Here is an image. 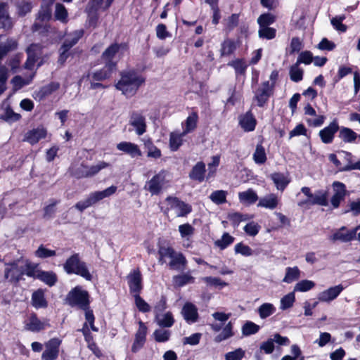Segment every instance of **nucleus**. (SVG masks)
Segmentation results:
<instances>
[{
    "label": "nucleus",
    "instance_id": "nucleus-57",
    "mask_svg": "<svg viewBox=\"0 0 360 360\" xmlns=\"http://www.w3.org/2000/svg\"><path fill=\"white\" fill-rule=\"evenodd\" d=\"M227 192L223 190H217L213 191L210 198L217 205H221L226 202Z\"/></svg>",
    "mask_w": 360,
    "mask_h": 360
},
{
    "label": "nucleus",
    "instance_id": "nucleus-33",
    "mask_svg": "<svg viewBox=\"0 0 360 360\" xmlns=\"http://www.w3.org/2000/svg\"><path fill=\"white\" fill-rule=\"evenodd\" d=\"M29 70H31V72L26 78H23L20 75H16L13 77L11 82L13 84V88L15 90L20 89L23 86L28 85L32 82L36 75V71H33L34 69Z\"/></svg>",
    "mask_w": 360,
    "mask_h": 360
},
{
    "label": "nucleus",
    "instance_id": "nucleus-48",
    "mask_svg": "<svg viewBox=\"0 0 360 360\" xmlns=\"http://www.w3.org/2000/svg\"><path fill=\"white\" fill-rule=\"evenodd\" d=\"M198 115L196 112H192L186 120V127L184 129L183 134H186L193 131L197 127Z\"/></svg>",
    "mask_w": 360,
    "mask_h": 360
},
{
    "label": "nucleus",
    "instance_id": "nucleus-3",
    "mask_svg": "<svg viewBox=\"0 0 360 360\" xmlns=\"http://www.w3.org/2000/svg\"><path fill=\"white\" fill-rule=\"evenodd\" d=\"M63 269L69 275L76 274L89 281L93 278L86 262L81 260L79 253H74L70 256L64 263Z\"/></svg>",
    "mask_w": 360,
    "mask_h": 360
},
{
    "label": "nucleus",
    "instance_id": "nucleus-20",
    "mask_svg": "<svg viewBox=\"0 0 360 360\" xmlns=\"http://www.w3.org/2000/svg\"><path fill=\"white\" fill-rule=\"evenodd\" d=\"M181 314L188 323H195L199 319L198 308L191 302H186L184 305Z\"/></svg>",
    "mask_w": 360,
    "mask_h": 360
},
{
    "label": "nucleus",
    "instance_id": "nucleus-41",
    "mask_svg": "<svg viewBox=\"0 0 360 360\" xmlns=\"http://www.w3.org/2000/svg\"><path fill=\"white\" fill-rule=\"evenodd\" d=\"M39 280L45 283L49 286L54 285L58 281L57 275L53 271H46L41 270L39 275Z\"/></svg>",
    "mask_w": 360,
    "mask_h": 360
},
{
    "label": "nucleus",
    "instance_id": "nucleus-34",
    "mask_svg": "<svg viewBox=\"0 0 360 360\" xmlns=\"http://www.w3.org/2000/svg\"><path fill=\"white\" fill-rule=\"evenodd\" d=\"M270 179L274 183L276 188L283 191L290 183V179L281 172H274L271 174Z\"/></svg>",
    "mask_w": 360,
    "mask_h": 360
},
{
    "label": "nucleus",
    "instance_id": "nucleus-23",
    "mask_svg": "<svg viewBox=\"0 0 360 360\" xmlns=\"http://www.w3.org/2000/svg\"><path fill=\"white\" fill-rule=\"evenodd\" d=\"M60 88V84L57 82H51L48 84L42 86L38 91L34 92L35 98L39 101L45 99Z\"/></svg>",
    "mask_w": 360,
    "mask_h": 360
},
{
    "label": "nucleus",
    "instance_id": "nucleus-24",
    "mask_svg": "<svg viewBox=\"0 0 360 360\" xmlns=\"http://www.w3.org/2000/svg\"><path fill=\"white\" fill-rule=\"evenodd\" d=\"M359 227L348 231L347 233H343L347 230L345 226H342L338 231L334 233L332 236L333 240H340L342 242H349L354 240L356 236V231Z\"/></svg>",
    "mask_w": 360,
    "mask_h": 360
},
{
    "label": "nucleus",
    "instance_id": "nucleus-26",
    "mask_svg": "<svg viewBox=\"0 0 360 360\" xmlns=\"http://www.w3.org/2000/svg\"><path fill=\"white\" fill-rule=\"evenodd\" d=\"M47 131L44 128H37L30 130L25 135V140L31 145L37 143L46 136Z\"/></svg>",
    "mask_w": 360,
    "mask_h": 360
},
{
    "label": "nucleus",
    "instance_id": "nucleus-17",
    "mask_svg": "<svg viewBox=\"0 0 360 360\" xmlns=\"http://www.w3.org/2000/svg\"><path fill=\"white\" fill-rule=\"evenodd\" d=\"M333 187L335 193L331 197L330 202L333 208L339 207L341 201L345 199L346 195L347 190L345 185L340 181H334Z\"/></svg>",
    "mask_w": 360,
    "mask_h": 360
},
{
    "label": "nucleus",
    "instance_id": "nucleus-27",
    "mask_svg": "<svg viewBox=\"0 0 360 360\" xmlns=\"http://www.w3.org/2000/svg\"><path fill=\"white\" fill-rule=\"evenodd\" d=\"M206 172L205 164L202 162H198L192 168L189 173L191 179L197 181L200 183L202 182L205 179Z\"/></svg>",
    "mask_w": 360,
    "mask_h": 360
},
{
    "label": "nucleus",
    "instance_id": "nucleus-16",
    "mask_svg": "<svg viewBox=\"0 0 360 360\" xmlns=\"http://www.w3.org/2000/svg\"><path fill=\"white\" fill-rule=\"evenodd\" d=\"M129 124L135 127L138 135H142L146 131L145 117L142 112L133 111L130 115Z\"/></svg>",
    "mask_w": 360,
    "mask_h": 360
},
{
    "label": "nucleus",
    "instance_id": "nucleus-40",
    "mask_svg": "<svg viewBox=\"0 0 360 360\" xmlns=\"http://www.w3.org/2000/svg\"><path fill=\"white\" fill-rule=\"evenodd\" d=\"M238 197L240 202L250 205L254 204L258 200L257 194L251 188L246 191L240 192Z\"/></svg>",
    "mask_w": 360,
    "mask_h": 360
},
{
    "label": "nucleus",
    "instance_id": "nucleus-49",
    "mask_svg": "<svg viewBox=\"0 0 360 360\" xmlns=\"http://www.w3.org/2000/svg\"><path fill=\"white\" fill-rule=\"evenodd\" d=\"M234 237L231 236L229 233H224L221 238L214 242L216 246L220 250H224L234 242Z\"/></svg>",
    "mask_w": 360,
    "mask_h": 360
},
{
    "label": "nucleus",
    "instance_id": "nucleus-14",
    "mask_svg": "<svg viewBox=\"0 0 360 360\" xmlns=\"http://www.w3.org/2000/svg\"><path fill=\"white\" fill-rule=\"evenodd\" d=\"M338 130H340L338 121L337 119H334L328 126L319 131V136L322 143L325 144L332 143Z\"/></svg>",
    "mask_w": 360,
    "mask_h": 360
},
{
    "label": "nucleus",
    "instance_id": "nucleus-56",
    "mask_svg": "<svg viewBox=\"0 0 360 360\" xmlns=\"http://www.w3.org/2000/svg\"><path fill=\"white\" fill-rule=\"evenodd\" d=\"M50 202V204L45 206L43 209V218L44 219H51L53 217L54 214L56 212L55 207L60 202V200L51 199Z\"/></svg>",
    "mask_w": 360,
    "mask_h": 360
},
{
    "label": "nucleus",
    "instance_id": "nucleus-21",
    "mask_svg": "<svg viewBox=\"0 0 360 360\" xmlns=\"http://www.w3.org/2000/svg\"><path fill=\"white\" fill-rule=\"evenodd\" d=\"M239 124L245 131H252L255 129L257 120L251 110H248L244 115H241L239 120Z\"/></svg>",
    "mask_w": 360,
    "mask_h": 360
},
{
    "label": "nucleus",
    "instance_id": "nucleus-5",
    "mask_svg": "<svg viewBox=\"0 0 360 360\" xmlns=\"http://www.w3.org/2000/svg\"><path fill=\"white\" fill-rule=\"evenodd\" d=\"M18 259L11 261L5 264L4 279L13 286H18L21 281H24L23 266H19Z\"/></svg>",
    "mask_w": 360,
    "mask_h": 360
},
{
    "label": "nucleus",
    "instance_id": "nucleus-47",
    "mask_svg": "<svg viewBox=\"0 0 360 360\" xmlns=\"http://www.w3.org/2000/svg\"><path fill=\"white\" fill-rule=\"evenodd\" d=\"M234 333L233 332V326L231 322L227 323L225 327L223 328L221 333L218 334L214 338L215 342H221L223 340H225L232 336H233Z\"/></svg>",
    "mask_w": 360,
    "mask_h": 360
},
{
    "label": "nucleus",
    "instance_id": "nucleus-35",
    "mask_svg": "<svg viewBox=\"0 0 360 360\" xmlns=\"http://www.w3.org/2000/svg\"><path fill=\"white\" fill-rule=\"evenodd\" d=\"M172 281L176 287L181 288L188 283H194L195 278L188 271L182 274L174 276Z\"/></svg>",
    "mask_w": 360,
    "mask_h": 360
},
{
    "label": "nucleus",
    "instance_id": "nucleus-1",
    "mask_svg": "<svg viewBox=\"0 0 360 360\" xmlns=\"http://www.w3.org/2000/svg\"><path fill=\"white\" fill-rule=\"evenodd\" d=\"M65 302L71 307H77L84 311L86 321L89 323L91 330L98 332V328L95 326V316L91 308V296L89 292L83 289L82 286L77 285L72 288L67 294Z\"/></svg>",
    "mask_w": 360,
    "mask_h": 360
},
{
    "label": "nucleus",
    "instance_id": "nucleus-8",
    "mask_svg": "<svg viewBox=\"0 0 360 360\" xmlns=\"http://www.w3.org/2000/svg\"><path fill=\"white\" fill-rule=\"evenodd\" d=\"M167 172L162 169L158 174H155L145 185V189L149 191L151 195H159L165 184Z\"/></svg>",
    "mask_w": 360,
    "mask_h": 360
},
{
    "label": "nucleus",
    "instance_id": "nucleus-45",
    "mask_svg": "<svg viewBox=\"0 0 360 360\" xmlns=\"http://www.w3.org/2000/svg\"><path fill=\"white\" fill-rule=\"evenodd\" d=\"M17 41L14 39H8L0 44V60L2 59L8 53L15 50L17 48Z\"/></svg>",
    "mask_w": 360,
    "mask_h": 360
},
{
    "label": "nucleus",
    "instance_id": "nucleus-4",
    "mask_svg": "<svg viewBox=\"0 0 360 360\" xmlns=\"http://www.w3.org/2000/svg\"><path fill=\"white\" fill-rule=\"evenodd\" d=\"M116 186H111L101 191H94L91 193L84 200L77 202L75 207L82 212L88 207L94 205L100 200L113 195L117 191Z\"/></svg>",
    "mask_w": 360,
    "mask_h": 360
},
{
    "label": "nucleus",
    "instance_id": "nucleus-52",
    "mask_svg": "<svg viewBox=\"0 0 360 360\" xmlns=\"http://www.w3.org/2000/svg\"><path fill=\"white\" fill-rule=\"evenodd\" d=\"M167 308V298L165 296L162 295L160 300L156 302L153 308V312L155 319H158L160 315Z\"/></svg>",
    "mask_w": 360,
    "mask_h": 360
},
{
    "label": "nucleus",
    "instance_id": "nucleus-10",
    "mask_svg": "<svg viewBox=\"0 0 360 360\" xmlns=\"http://www.w3.org/2000/svg\"><path fill=\"white\" fill-rule=\"evenodd\" d=\"M62 340L58 338H51L45 342V350L41 354L43 360H56L59 356Z\"/></svg>",
    "mask_w": 360,
    "mask_h": 360
},
{
    "label": "nucleus",
    "instance_id": "nucleus-9",
    "mask_svg": "<svg viewBox=\"0 0 360 360\" xmlns=\"http://www.w3.org/2000/svg\"><path fill=\"white\" fill-rule=\"evenodd\" d=\"M127 283L130 294L140 295L143 288V276L139 268L133 269L127 276Z\"/></svg>",
    "mask_w": 360,
    "mask_h": 360
},
{
    "label": "nucleus",
    "instance_id": "nucleus-54",
    "mask_svg": "<svg viewBox=\"0 0 360 360\" xmlns=\"http://www.w3.org/2000/svg\"><path fill=\"white\" fill-rule=\"evenodd\" d=\"M183 133L181 134H176L174 133H171L169 136V148L172 151H176L179 150L180 146L183 144L182 136H184Z\"/></svg>",
    "mask_w": 360,
    "mask_h": 360
},
{
    "label": "nucleus",
    "instance_id": "nucleus-6",
    "mask_svg": "<svg viewBox=\"0 0 360 360\" xmlns=\"http://www.w3.org/2000/svg\"><path fill=\"white\" fill-rule=\"evenodd\" d=\"M274 94V84H270L269 81H265L255 91L253 100L256 101L257 106L264 108Z\"/></svg>",
    "mask_w": 360,
    "mask_h": 360
},
{
    "label": "nucleus",
    "instance_id": "nucleus-31",
    "mask_svg": "<svg viewBox=\"0 0 360 360\" xmlns=\"http://www.w3.org/2000/svg\"><path fill=\"white\" fill-rule=\"evenodd\" d=\"M338 137L345 143H353L356 142L358 134L352 129L346 127H340Z\"/></svg>",
    "mask_w": 360,
    "mask_h": 360
},
{
    "label": "nucleus",
    "instance_id": "nucleus-32",
    "mask_svg": "<svg viewBox=\"0 0 360 360\" xmlns=\"http://www.w3.org/2000/svg\"><path fill=\"white\" fill-rule=\"evenodd\" d=\"M13 22L8 13V5L6 3L0 4V27L4 30L11 29Z\"/></svg>",
    "mask_w": 360,
    "mask_h": 360
},
{
    "label": "nucleus",
    "instance_id": "nucleus-63",
    "mask_svg": "<svg viewBox=\"0 0 360 360\" xmlns=\"http://www.w3.org/2000/svg\"><path fill=\"white\" fill-rule=\"evenodd\" d=\"M315 283L309 280H302L294 287V292H307L315 286Z\"/></svg>",
    "mask_w": 360,
    "mask_h": 360
},
{
    "label": "nucleus",
    "instance_id": "nucleus-51",
    "mask_svg": "<svg viewBox=\"0 0 360 360\" xmlns=\"http://www.w3.org/2000/svg\"><path fill=\"white\" fill-rule=\"evenodd\" d=\"M110 166V164L108 162H105L104 161L99 162L98 164L96 165H92L91 167H89L87 165L85 166L86 169V176H87V178L91 177L97 174L101 169H105Z\"/></svg>",
    "mask_w": 360,
    "mask_h": 360
},
{
    "label": "nucleus",
    "instance_id": "nucleus-28",
    "mask_svg": "<svg viewBox=\"0 0 360 360\" xmlns=\"http://www.w3.org/2000/svg\"><path fill=\"white\" fill-rule=\"evenodd\" d=\"M83 34V30H75L67 34L65 41L62 45L63 49H65V51H68L74 45H75L78 42V41L82 37Z\"/></svg>",
    "mask_w": 360,
    "mask_h": 360
},
{
    "label": "nucleus",
    "instance_id": "nucleus-64",
    "mask_svg": "<svg viewBox=\"0 0 360 360\" xmlns=\"http://www.w3.org/2000/svg\"><path fill=\"white\" fill-rule=\"evenodd\" d=\"M276 20V17L269 13L262 14L257 18V23L259 27H269V25L273 24Z\"/></svg>",
    "mask_w": 360,
    "mask_h": 360
},
{
    "label": "nucleus",
    "instance_id": "nucleus-42",
    "mask_svg": "<svg viewBox=\"0 0 360 360\" xmlns=\"http://www.w3.org/2000/svg\"><path fill=\"white\" fill-rule=\"evenodd\" d=\"M201 279L206 283L207 286L210 287H214L216 288L222 289L223 288L229 285L228 283L223 281L221 278L217 277L205 276Z\"/></svg>",
    "mask_w": 360,
    "mask_h": 360
},
{
    "label": "nucleus",
    "instance_id": "nucleus-58",
    "mask_svg": "<svg viewBox=\"0 0 360 360\" xmlns=\"http://www.w3.org/2000/svg\"><path fill=\"white\" fill-rule=\"evenodd\" d=\"M259 326L254 322L248 321L242 327V333L245 336H249L257 333L259 330Z\"/></svg>",
    "mask_w": 360,
    "mask_h": 360
},
{
    "label": "nucleus",
    "instance_id": "nucleus-15",
    "mask_svg": "<svg viewBox=\"0 0 360 360\" xmlns=\"http://www.w3.org/2000/svg\"><path fill=\"white\" fill-rule=\"evenodd\" d=\"M328 191L327 190H317L313 194L311 199H306L298 202V205L304 207V205L311 206L314 205L327 206L328 205Z\"/></svg>",
    "mask_w": 360,
    "mask_h": 360
},
{
    "label": "nucleus",
    "instance_id": "nucleus-19",
    "mask_svg": "<svg viewBox=\"0 0 360 360\" xmlns=\"http://www.w3.org/2000/svg\"><path fill=\"white\" fill-rule=\"evenodd\" d=\"M343 290L344 287L341 284L330 287L320 292L318 299L320 302H330L336 299Z\"/></svg>",
    "mask_w": 360,
    "mask_h": 360
},
{
    "label": "nucleus",
    "instance_id": "nucleus-25",
    "mask_svg": "<svg viewBox=\"0 0 360 360\" xmlns=\"http://www.w3.org/2000/svg\"><path fill=\"white\" fill-rule=\"evenodd\" d=\"M187 265V259L182 252H176L174 254L173 257L169 262V266L171 269L177 271H184Z\"/></svg>",
    "mask_w": 360,
    "mask_h": 360
},
{
    "label": "nucleus",
    "instance_id": "nucleus-55",
    "mask_svg": "<svg viewBox=\"0 0 360 360\" xmlns=\"http://www.w3.org/2000/svg\"><path fill=\"white\" fill-rule=\"evenodd\" d=\"M153 336L155 342H165L170 339L171 331L169 330L156 329L153 332Z\"/></svg>",
    "mask_w": 360,
    "mask_h": 360
},
{
    "label": "nucleus",
    "instance_id": "nucleus-18",
    "mask_svg": "<svg viewBox=\"0 0 360 360\" xmlns=\"http://www.w3.org/2000/svg\"><path fill=\"white\" fill-rule=\"evenodd\" d=\"M46 290L38 288L34 290L31 296V304L36 309H46L48 307L49 302L45 296Z\"/></svg>",
    "mask_w": 360,
    "mask_h": 360
},
{
    "label": "nucleus",
    "instance_id": "nucleus-53",
    "mask_svg": "<svg viewBox=\"0 0 360 360\" xmlns=\"http://www.w3.org/2000/svg\"><path fill=\"white\" fill-rule=\"evenodd\" d=\"M35 257L40 259H46L56 255V252L53 250L48 249L44 245H40L37 250L34 252Z\"/></svg>",
    "mask_w": 360,
    "mask_h": 360
},
{
    "label": "nucleus",
    "instance_id": "nucleus-61",
    "mask_svg": "<svg viewBox=\"0 0 360 360\" xmlns=\"http://www.w3.org/2000/svg\"><path fill=\"white\" fill-rule=\"evenodd\" d=\"M295 302V292H290L283 296L281 300V309L283 310L288 309L293 306Z\"/></svg>",
    "mask_w": 360,
    "mask_h": 360
},
{
    "label": "nucleus",
    "instance_id": "nucleus-12",
    "mask_svg": "<svg viewBox=\"0 0 360 360\" xmlns=\"http://www.w3.org/2000/svg\"><path fill=\"white\" fill-rule=\"evenodd\" d=\"M51 326L49 320L44 319L41 321L37 314L32 312L30 314L27 321L25 323V329L33 333H39Z\"/></svg>",
    "mask_w": 360,
    "mask_h": 360
},
{
    "label": "nucleus",
    "instance_id": "nucleus-60",
    "mask_svg": "<svg viewBox=\"0 0 360 360\" xmlns=\"http://www.w3.org/2000/svg\"><path fill=\"white\" fill-rule=\"evenodd\" d=\"M133 297L134 298L136 307L139 311L142 313H148L150 311L151 307L141 297L140 295H135Z\"/></svg>",
    "mask_w": 360,
    "mask_h": 360
},
{
    "label": "nucleus",
    "instance_id": "nucleus-2",
    "mask_svg": "<svg viewBox=\"0 0 360 360\" xmlns=\"http://www.w3.org/2000/svg\"><path fill=\"white\" fill-rule=\"evenodd\" d=\"M145 82L146 78L134 71H123L115 86L127 98H131L136 94Z\"/></svg>",
    "mask_w": 360,
    "mask_h": 360
},
{
    "label": "nucleus",
    "instance_id": "nucleus-22",
    "mask_svg": "<svg viewBox=\"0 0 360 360\" xmlns=\"http://www.w3.org/2000/svg\"><path fill=\"white\" fill-rule=\"evenodd\" d=\"M117 149L122 151L131 158L140 157L142 155V153L138 145L127 141H122L117 144Z\"/></svg>",
    "mask_w": 360,
    "mask_h": 360
},
{
    "label": "nucleus",
    "instance_id": "nucleus-13",
    "mask_svg": "<svg viewBox=\"0 0 360 360\" xmlns=\"http://www.w3.org/2000/svg\"><path fill=\"white\" fill-rule=\"evenodd\" d=\"M166 201L170 205V209L178 210L176 216L179 217H186L193 210L191 205L185 202L176 196H167Z\"/></svg>",
    "mask_w": 360,
    "mask_h": 360
},
{
    "label": "nucleus",
    "instance_id": "nucleus-30",
    "mask_svg": "<svg viewBox=\"0 0 360 360\" xmlns=\"http://www.w3.org/2000/svg\"><path fill=\"white\" fill-rule=\"evenodd\" d=\"M120 49V45L117 44H112L102 54L103 60L106 63L108 68H113L115 63H113V59Z\"/></svg>",
    "mask_w": 360,
    "mask_h": 360
},
{
    "label": "nucleus",
    "instance_id": "nucleus-62",
    "mask_svg": "<svg viewBox=\"0 0 360 360\" xmlns=\"http://www.w3.org/2000/svg\"><path fill=\"white\" fill-rule=\"evenodd\" d=\"M156 320L158 321V325L163 328H170L175 322L173 314L171 311H167L162 316V319H160L158 318V319Z\"/></svg>",
    "mask_w": 360,
    "mask_h": 360
},
{
    "label": "nucleus",
    "instance_id": "nucleus-36",
    "mask_svg": "<svg viewBox=\"0 0 360 360\" xmlns=\"http://www.w3.org/2000/svg\"><path fill=\"white\" fill-rule=\"evenodd\" d=\"M278 205V197L275 194H270L262 198L257 204V207H264L269 210L275 209Z\"/></svg>",
    "mask_w": 360,
    "mask_h": 360
},
{
    "label": "nucleus",
    "instance_id": "nucleus-7",
    "mask_svg": "<svg viewBox=\"0 0 360 360\" xmlns=\"http://www.w3.org/2000/svg\"><path fill=\"white\" fill-rule=\"evenodd\" d=\"M27 58L24 68H39L45 64L42 57V47L37 44H32L27 49Z\"/></svg>",
    "mask_w": 360,
    "mask_h": 360
},
{
    "label": "nucleus",
    "instance_id": "nucleus-39",
    "mask_svg": "<svg viewBox=\"0 0 360 360\" xmlns=\"http://www.w3.org/2000/svg\"><path fill=\"white\" fill-rule=\"evenodd\" d=\"M253 160L256 164L262 165L266 162L267 158L265 148L262 146V141L257 143L253 154Z\"/></svg>",
    "mask_w": 360,
    "mask_h": 360
},
{
    "label": "nucleus",
    "instance_id": "nucleus-37",
    "mask_svg": "<svg viewBox=\"0 0 360 360\" xmlns=\"http://www.w3.org/2000/svg\"><path fill=\"white\" fill-rule=\"evenodd\" d=\"M38 264L27 260L25 266H23L24 276L26 275L30 278L39 279V275H40V271H41V270L38 268Z\"/></svg>",
    "mask_w": 360,
    "mask_h": 360
},
{
    "label": "nucleus",
    "instance_id": "nucleus-46",
    "mask_svg": "<svg viewBox=\"0 0 360 360\" xmlns=\"http://www.w3.org/2000/svg\"><path fill=\"white\" fill-rule=\"evenodd\" d=\"M259 317L262 319L272 315L276 311V308L271 303H264L257 309Z\"/></svg>",
    "mask_w": 360,
    "mask_h": 360
},
{
    "label": "nucleus",
    "instance_id": "nucleus-29",
    "mask_svg": "<svg viewBox=\"0 0 360 360\" xmlns=\"http://www.w3.org/2000/svg\"><path fill=\"white\" fill-rule=\"evenodd\" d=\"M341 153L344 155V161L346 165L340 167V172H347L354 169L360 170V161L354 162V156L352 153L346 150H342Z\"/></svg>",
    "mask_w": 360,
    "mask_h": 360
},
{
    "label": "nucleus",
    "instance_id": "nucleus-50",
    "mask_svg": "<svg viewBox=\"0 0 360 360\" xmlns=\"http://www.w3.org/2000/svg\"><path fill=\"white\" fill-rule=\"evenodd\" d=\"M175 250L171 247H165L162 245H160L158 248V255L160 256L159 257V262L161 264H163L165 262V257H173L174 254L175 253Z\"/></svg>",
    "mask_w": 360,
    "mask_h": 360
},
{
    "label": "nucleus",
    "instance_id": "nucleus-38",
    "mask_svg": "<svg viewBox=\"0 0 360 360\" xmlns=\"http://www.w3.org/2000/svg\"><path fill=\"white\" fill-rule=\"evenodd\" d=\"M55 0H43L41 9L38 13V18L41 21L48 20L51 17V6Z\"/></svg>",
    "mask_w": 360,
    "mask_h": 360
},
{
    "label": "nucleus",
    "instance_id": "nucleus-59",
    "mask_svg": "<svg viewBox=\"0 0 360 360\" xmlns=\"http://www.w3.org/2000/svg\"><path fill=\"white\" fill-rule=\"evenodd\" d=\"M236 49V44L231 39H226L221 44V56H228L233 53Z\"/></svg>",
    "mask_w": 360,
    "mask_h": 360
},
{
    "label": "nucleus",
    "instance_id": "nucleus-43",
    "mask_svg": "<svg viewBox=\"0 0 360 360\" xmlns=\"http://www.w3.org/2000/svg\"><path fill=\"white\" fill-rule=\"evenodd\" d=\"M300 277V271L297 266L287 267L285 269V276L283 281L290 283Z\"/></svg>",
    "mask_w": 360,
    "mask_h": 360
},
{
    "label": "nucleus",
    "instance_id": "nucleus-11",
    "mask_svg": "<svg viewBox=\"0 0 360 360\" xmlns=\"http://www.w3.org/2000/svg\"><path fill=\"white\" fill-rule=\"evenodd\" d=\"M148 327L141 320L139 321V328L134 335V340L131 347V352L134 354L139 352L146 342Z\"/></svg>",
    "mask_w": 360,
    "mask_h": 360
},
{
    "label": "nucleus",
    "instance_id": "nucleus-44",
    "mask_svg": "<svg viewBox=\"0 0 360 360\" xmlns=\"http://www.w3.org/2000/svg\"><path fill=\"white\" fill-rule=\"evenodd\" d=\"M227 218L235 228L238 227L241 221L251 219L248 214H243L238 212L229 213Z\"/></svg>",
    "mask_w": 360,
    "mask_h": 360
}]
</instances>
